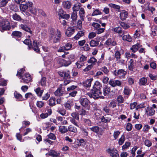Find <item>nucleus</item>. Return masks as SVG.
Segmentation results:
<instances>
[{"label": "nucleus", "mask_w": 157, "mask_h": 157, "mask_svg": "<svg viewBox=\"0 0 157 157\" xmlns=\"http://www.w3.org/2000/svg\"><path fill=\"white\" fill-rule=\"evenodd\" d=\"M93 80L92 78L87 79L83 82V85L87 87H90Z\"/></svg>", "instance_id": "nucleus-22"}, {"label": "nucleus", "mask_w": 157, "mask_h": 157, "mask_svg": "<svg viewBox=\"0 0 157 157\" xmlns=\"http://www.w3.org/2000/svg\"><path fill=\"white\" fill-rule=\"evenodd\" d=\"M128 16V12L124 10H123L121 12L120 14V17L121 20L124 21L126 19Z\"/></svg>", "instance_id": "nucleus-15"}, {"label": "nucleus", "mask_w": 157, "mask_h": 157, "mask_svg": "<svg viewBox=\"0 0 157 157\" xmlns=\"http://www.w3.org/2000/svg\"><path fill=\"white\" fill-rule=\"evenodd\" d=\"M51 126V123L49 122H47L43 124V128L45 130Z\"/></svg>", "instance_id": "nucleus-53"}, {"label": "nucleus", "mask_w": 157, "mask_h": 157, "mask_svg": "<svg viewBox=\"0 0 157 157\" xmlns=\"http://www.w3.org/2000/svg\"><path fill=\"white\" fill-rule=\"evenodd\" d=\"M11 17L13 19L14 21H20L21 20V16L16 13L13 14Z\"/></svg>", "instance_id": "nucleus-28"}, {"label": "nucleus", "mask_w": 157, "mask_h": 157, "mask_svg": "<svg viewBox=\"0 0 157 157\" xmlns=\"http://www.w3.org/2000/svg\"><path fill=\"white\" fill-rule=\"evenodd\" d=\"M90 129L92 131L96 133H98L99 131V128L97 126L93 127Z\"/></svg>", "instance_id": "nucleus-63"}, {"label": "nucleus", "mask_w": 157, "mask_h": 157, "mask_svg": "<svg viewBox=\"0 0 157 157\" xmlns=\"http://www.w3.org/2000/svg\"><path fill=\"white\" fill-rule=\"evenodd\" d=\"M155 110L152 107H147L146 110V114L147 116H151L154 114Z\"/></svg>", "instance_id": "nucleus-16"}, {"label": "nucleus", "mask_w": 157, "mask_h": 157, "mask_svg": "<svg viewBox=\"0 0 157 157\" xmlns=\"http://www.w3.org/2000/svg\"><path fill=\"white\" fill-rule=\"evenodd\" d=\"M81 5L80 3H75L72 7L73 12H77L81 8Z\"/></svg>", "instance_id": "nucleus-19"}, {"label": "nucleus", "mask_w": 157, "mask_h": 157, "mask_svg": "<svg viewBox=\"0 0 157 157\" xmlns=\"http://www.w3.org/2000/svg\"><path fill=\"white\" fill-rule=\"evenodd\" d=\"M59 75L65 78H69L70 77V72L68 70H66L58 72Z\"/></svg>", "instance_id": "nucleus-9"}, {"label": "nucleus", "mask_w": 157, "mask_h": 157, "mask_svg": "<svg viewBox=\"0 0 157 157\" xmlns=\"http://www.w3.org/2000/svg\"><path fill=\"white\" fill-rule=\"evenodd\" d=\"M75 32V29L72 27H69L65 33L68 36H71Z\"/></svg>", "instance_id": "nucleus-20"}, {"label": "nucleus", "mask_w": 157, "mask_h": 157, "mask_svg": "<svg viewBox=\"0 0 157 157\" xmlns=\"http://www.w3.org/2000/svg\"><path fill=\"white\" fill-rule=\"evenodd\" d=\"M93 9H94V10L92 13L91 14L92 16H94L98 15H100L102 14L101 12V11L100 10H99V9H94V8Z\"/></svg>", "instance_id": "nucleus-32"}, {"label": "nucleus", "mask_w": 157, "mask_h": 157, "mask_svg": "<svg viewBox=\"0 0 157 157\" xmlns=\"http://www.w3.org/2000/svg\"><path fill=\"white\" fill-rule=\"evenodd\" d=\"M10 28V24L8 21L4 20L0 21V30L1 32L9 30Z\"/></svg>", "instance_id": "nucleus-3"}, {"label": "nucleus", "mask_w": 157, "mask_h": 157, "mask_svg": "<svg viewBox=\"0 0 157 157\" xmlns=\"http://www.w3.org/2000/svg\"><path fill=\"white\" fill-rule=\"evenodd\" d=\"M147 80L146 78L143 77L140 79L139 82L140 85H144L147 82Z\"/></svg>", "instance_id": "nucleus-44"}, {"label": "nucleus", "mask_w": 157, "mask_h": 157, "mask_svg": "<svg viewBox=\"0 0 157 157\" xmlns=\"http://www.w3.org/2000/svg\"><path fill=\"white\" fill-rule=\"evenodd\" d=\"M71 116L73 117L72 119H75L78 120H79V117L78 113L75 112L71 114Z\"/></svg>", "instance_id": "nucleus-62"}, {"label": "nucleus", "mask_w": 157, "mask_h": 157, "mask_svg": "<svg viewBox=\"0 0 157 157\" xmlns=\"http://www.w3.org/2000/svg\"><path fill=\"white\" fill-rule=\"evenodd\" d=\"M75 64L76 66L77 67L78 69H79L84 65V63L81 62L79 60H78L75 63Z\"/></svg>", "instance_id": "nucleus-57"}, {"label": "nucleus", "mask_w": 157, "mask_h": 157, "mask_svg": "<svg viewBox=\"0 0 157 157\" xmlns=\"http://www.w3.org/2000/svg\"><path fill=\"white\" fill-rule=\"evenodd\" d=\"M49 33L50 34V36H49V40H51L52 39V37L55 34L54 29L53 28L50 29Z\"/></svg>", "instance_id": "nucleus-47"}, {"label": "nucleus", "mask_w": 157, "mask_h": 157, "mask_svg": "<svg viewBox=\"0 0 157 157\" xmlns=\"http://www.w3.org/2000/svg\"><path fill=\"white\" fill-rule=\"evenodd\" d=\"M105 44L108 46L111 47L115 46L117 43L113 38H109L105 41Z\"/></svg>", "instance_id": "nucleus-11"}, {"label": "nucleus", "mask_w": 157, "mask_h": 157, "mask_svg": "<svg viewBox=\"0 0 157 157\" xmlns=\"http://www.w3.org/2000/svg\"><path fill=\"white\" fill-rule=\"evenodd\" d=\"M59 131L62 134H64L68 130L67 128L64 126H60L59 127Z\"/></svg>", "instance_id": "nucleus-36"}, {"label": "nucleus", "mask_w": 157, "mask_h": 157, "mask_svg": "<svg viewBox=\"0 0 157 157\" xmlns=\"http://www.w3.org/2000/svg\"><path fill=\"white\" fill-rule=\"evenodd\" d=\"M25 71V70L23 68H21L17 71V76H18L19 75L20 78H21V77H22L23 74L24 72Z\"/></svg>", "instance_id": "nucleus-55"}, {"label": "nucleus", "mask_w": 157, "mask_h": 157, "mask_svg": "<svg viewBox=\"0 0 157 157\" xmlns=\"http://www.w3.org/2000/svg\"><path fill=\"white\" fill-rule=\"evenodd\" d=\"M117 102L119 103H122L124 101V99L121 95L118 96L117 98Z\"/></svg>", "instance_id": "nucleus-56"}, {"label": "nucleus", "mask_w": 157, "mask_h": 157, "mask_svg": "<svg viewBox=\"0 0 157 157\" xmlns=\"http://www.w3.org/2000/svg\"><path fill=\"white\" fill-rule=\"evenodd\" d=\"M123 33L122 35L120 34L119 36L122 37V39L123 40L126 41L128 42H131L132 40V37L129 34L124 35Z\"/></svg>", "instance_id": "nucleus-14"}, {"label": "nucleus", "mask_w": 157, "mask_h": 157, "mask_svg": "<svg viewBox=\"0 0 157 157\" xmlns=\"http://www.w3.org/2000/svg\"><path fill=\"white\" fill-rule=\"evenodd\" d=\"M125 140V137L124 135H122L118 141V144L120 145H122L124 143Z\"/></svg>", "instance_id": "nucleus-61"}, {"label": "nucleus", "mask_w": 157, "mask_h": 157, "mask_svg": "<svg viewBox=\"0 0 157 157\" xmlns=\"http://www.w3.org/2000/svg\"><path fill=\"white\" fill-rule=\"evenodd\" d=\"M107 151L110 154L112 157H117L118 156L117 151L114 148H109L107 149Z\"/></svg>", "instance_id": "nucleus-12"}, {"label": "nucleus", "mask_w": 157, "mask_h": 157, "mask_svg": "<svg viewBox=\"0 0 157 157\" xmlns=\"http://www.w3.org/2000/svg\"><path fill=\"white\" fill-rule=\"evenodd\" d=\"M77 13L76 12H73L71 15V18L73 21H75L77 18Z\"/></svg>", "instance_id": "nucleus-54"}, {"label": "nucleus", "mask_w": 157, "mask_h": 157, "mask_svg": "<svg viewBox=\"0 0 157 157\" xmlns=\"http://www.w3.org/2000/svg\"><path fill=\"white\" fill-rule=\"evenodd\" d=\"M110 91V88L107 86H105L103 90V93L105 96H107Z\"/></svg>", "instance_id": "nucleus-23"}, {"label": "nucleus", "mask_w": 157, "mask_h": 157, "mask_svg": "<svg viewBox=\"0 0 157 157\" xmlns=\"http://www.w3.org/2000/svg\"><path fill=\"white\" fill-rule=\"evenodd\" d=\"M14 96L18 100L20 101H22L23 99L22 96L20 94H18L16 92L14 93Z\"/></svg>", "instance_id": "nucleus-50"}, {"label": "nucleus", "mask_w": 157, "mask_h": 157, "mask_svg": "<svg viewBox=\"0 0 157 157\" xmlns=\"http://www.w3.org/2000/svg\"><path fill=\"white\" fill-rule=\"evenodd\" d=\"M20 26L23 30L31 34H32V32L30 28L28 27L27 25L21 24L20 25Z\"/></svg>", "instance_id": "nucleus-24"}, {"label": "nucleus", "mask_w": 157, "mask_h": 157, "mask_svg": "<svg viewBox=\"0 0 157 157\" xmlns=\"http://www.w3.org/2000/svg\"><path fill=\"white\" fill-rule=\"evenodd\" d=\"M46 155H48L51 156L56 157L59 155V154L57 153L56 151L53 150H51L49 152L46 154Z\"/></svg>", "instance_id": "nucleus-27"}, {"label": "nucleus", "mask_w": 157, "mask_h": 157, "mask_svg": "<svg viewBox=\"0 0 157 157\" xmlns=\"http://www.w3.org/2000/svg\"><path fill=\"white\" fill-rule=\"evenodd\" d=\"M39 84L43 87L46 86V78L45 77H42L40 81L39 82Z\"/></svg>", "instance_id": "nucleus-33"}, {"label": "nucleus", "mask_w": 157, "mask_h": 157, "mask_svg": "<svg viewBox=\"0 0 157 157\" xmlns=\"http://www.w3.org/2000/svg\"><path fill=\"white\" fill-rule=\"evenodd\" d=\"M73 105V103L71 101H68L64 104L65 108L67 109H70Z\"/></svg>", "instance_id": "nucleus-40"}, {"label": "nucleus", "mask_w": 157, "mask_h": 157, "mask_svg": "<svg viewBox=\"0 0 157 157\" xmlns=\"http://www.w3.org/2000/svg\"><path fill=\"white\" fill-rule=\"evenodd\" d=\"M108 6L112 8L117 9L118 10H120V7L119 6L113 4V3H109L108 4Z\"/></svg>", "instance_id": "nucleus-49"}, {"label": "nucleus", "mask_w": 157, "mask_h": 157, "mask_svg": "<svg viewBox=\"0 0 157 157\" xmlns=\"http://www.w3.org/2000/svg\"><path fill=\"white\" fill-rule=\"evenodd\" d=\"M80 104L84 107H87L90 104V101L86 98H82L80 101Z\"/></svg>", "instance_id": "nucleus-13"}, {"label": "nucleus", "mask_w": 157, "mask_h": 157, "mask_svg": "<svg viewBox=\"0 0 157 157\" xmlns=\"http://www.w3.org/2000/svg\"><path fill=\"white\" fill-rule=\"evenodd\" d=\"M56 99L54 97H51L48 100V105L51 106H53L56 105Z\"/></svg>", "instance_id": "nucleus-25"}, {"label": "nucleus", "mask_w": 157, "mask_h": 157, "mask_svg": "<svg viewBox=\"0 0 157 157\" xmlns=\"http://www.w3.org/2000/svg\"><path fill=\"white\" fill-rule=\"evenodd\" d=\"M101 70L105 74L108 75L109 73V71L108 69L105 66L102 67L101 69Z\"/></svg>", "instance_id": "nucleus-64"}, {"label": "nucleus", "mask_w": 157, "mask_h": 157, "mask_svg": "<svg viewBox=\"0 0 157 157\" xmlns=\"http://www.w3.org/2000/svg\"><path fill=\"white\" fill-rule=\"evenodd\" d=\"M63 94V91L61 90L60 88H58L54 92V94L56 96H61Z\"/></svg>", "instance_id": "nucleus-43"}, {"label": "nucleus", "mask_w": 157, "mask_h": 157, "mask_svg": "<svg viewBox=\"0 0 157 157\" xmlns=\"http://www.w3.org/2000/svg\"><path fill=\"white\" fill-rule=\"evenodd\" d=\"M21 82L24 83H28L32 80L31 75L29 73H26L24 74L21 77Z\"/></svg>", "instance_id": "nucleus-7"}, {"label": "nucleus", "mask_w": 157, "mask_h": 157, "mask_svg": "<svg viewBox=\"0 0 157 157\" xmlns=\"http://www.w3.org/2000/svg\"><path fill=\"white\" fill-rule=\"evenodd\" d=\"M62 5L64 9H68L71 8V4L69 1H63L62 2Z\"/></svg>", "instance_id": "nucleus-17"}, {"label": "nucleus", "mask_w": 157, "mask_h": 157, "mask_svg": "<svg viewBox=\"0 0 157 157\" xmlns=\"http://www.w3.org/2000/svg\"><path fill=\"white\" fill-rule=\"evenodd\" d=\"M99 44V42L94 40H91L90 43V45L91 47H94L97 46Z\"/></svg>", "instance_id": "nucleus-59"}, {"label": "nucleus", "mask_w": 157, "mask_h": 157, "mask_svg": "<svg viewBox=\"0 0 157 157\" xmlns=\"http://www.w3.org/2000/svg\"><path fill=\"white\" fill-rule=\"evenodd\" d=\"M61 33L60 31L58 29H57L55 32V34L52 37L53 42L54 43L58 42L61 38Z\"/></svg>", "instance_id": "nucleus-5"}, {"label": "nucleus", "mask_w": 157, "mask_h": 157, "mask_svg": "<svg viewBox=\"0 0 157 157\" xmlns=\"http://www.w3.org/2000/svg\"><path fill=\"white\" fill-rule=\"evenodd\" d=\"M87 59V57L83 55H82L80 57L79 59V60L82 62V63H84L86 61Z\"/></svg>", "instance_id": "nucleus-60"}, {"label": "nucleus", "mask_w": 157, "mask_h": 157, "mask_svg": "<svg viewBox=\"0 0 157 157\" xmlns=\"http://www.w3.org/2000/svg\"><path fill=\"white\" fill-rule=\"evenodd\" d=\"M68 129L69 131L75 133L77 131V128L72 125L69 126L68 127Z\"/></svg>", "instance_id": "nucleus-45"}, {"label": "nucleus", "mask_w": 157, "mask_h": 157, "mask_svg": "<svg viewBox=\"0 0 157 157\" xmlns=\"http://www.w3.org/2000/svg\"><path fill=\"white\" fill-rule=\"evenodd\" d=\"M132 91V90L128 86H125L124 90L123 93L125 95H129Z\"/></svg>", "instance_id": "nucleus-31"}, {"label": "nucleus", "mask_w": 157, "mask_h": 157, "mask_svg": "<svg viewBox=\"0 0 157 157\" xmlns=\"http://www.w3.org/2000/svg\"><path fill=\"white\" fill-rule=\"evenodd\" d=\"M35 90L37 95L40 97L41 96L44 91L43 90H41L40 88L39 87L36 88Z\"/></svg>", "instance_id": "nucleus-38"}, {"label": "nucleus", "mask_w": 157, "mask_h": 157, "mask_svg": "<svg viewBox=\"0 0 157 157\" xmlns=\"http://www.w3.org/2000/svg\"><path fill=\"white\" fill-rule=\"evenodd\" d=\"M151 35L155 36L157 34V27L155 25H153L151 28Z\"/></svg>", "instance_id": "nucleus-35"}, {"label": "nucleus", "mask_w": 157, "mask_h": 157, "mask_svg": "<svg viewBox=\"0 0 157 157\" xmlns=\"http://www.w3.org/2000/svg\"><path fill=\"white\" fill-rule=\"evenodd\" d=\"M120 25L124 29H126L129 28L130 26L126 23L121 22L120 23Z\"/></svg>", "instance_id": "nucleus-58"}, {"label": "nucleus", "mask_w": 157, "mask_h": 157, "mask_svg": "<svg viewBox=\"0 0 157 157\" xmlns=\"http://www.w3.org/2000/svg\"><path fill=\"white\" fill-rule=\"evenodd\" d=\"M89 97L93 98L94 99L98 98H104V97L102 95V93L100 90H92L90 93L89 94Z\"/></svg>", "instance_id": "nucleus-2"}, {"label": "nucleus", "mask_w": 157, "mask_h": 157, "mask_svg": "<svg viewBox=\"0 0 157 157\" xmlns=\"http://www.w3.org/2000/svg\"><path fill=\"white\" fill-rule=\"evenodd\" d=\"M76 143L78 146H83L85 144V141L83 139H77Z\"/></svg>", "instance_id": "nucleus-39"}, {"label": "nucleus", "mask_w": 157, "mask_h": 157, "mask_svg": "<svg viewBox=\"0 0 157 157\" xmlns=\"http://www.w3.org/2000/svg\"><path fill=\"white\" fill-rule=\"evenodd\" d=\"M122 83L119 80H113L111 79L109 81V84L113 87H115L117 86H120Z\"/></svg>", "instance_id": "nucleus-8"}, {"label": "nucleus", "mask_w": 157, "mask_h": 157, "mask_svg": "<svg viewBox=\"0 0 157 157\" xmlns=\"http://www.w3.org/2000/svg\"><path fill=\"white\" fill-rule=\"evenodd\" d=\"M112 30L120 34L123 33V34H124V32L122 31V28L120 27L119 26L114 28L112 29Z\"/></svg>", "instance_id": "nucleus-29"}, {"label": "nucleus", "mask_w": 157, "mask_h": 157, "mask_svg": "<svg viewBox=\"0 0 157 157\" xmlns=\"http://www.w3.org/2000/svg\"><path fill=\"white\" fill-rule=\"evenodd\" d=\"M126 74V71L123 69L119 70L117 71L115 70L114 72L115 75L121 78H123Z\"/></svg>", "instance_id": "nucleus-6"}, {"label": "nucleus", "mask_w": 157, "mask_h": 157, "mask_svg": "<svg viewBox=\"0 0 157 157\" xmlns=\"http://www.w3.org/2000/svg\"><path fill=\"white\" fill-rule=\"evenodd\" d=\"M101 87V84L98 81H96L94 83L93 86V89L92 90H100Z\"/></svg>", "instance_id": "nucleus-18"}, {"label": "nucleus", "mask_w": 157, "mask_h": 157, "mask_svg": "<svg viewBox=\"0 0 157 157\" xmlns=\"http://www.w3.org/2000/svg\"><path fill=\"white\" fill-rule=\"evenodd\" d=\"M25 44L28 45V47L30 49L32 46L33 49L36 52L39 53L40 52L39 48L38 47L41 45V43L36 40H33V45H32L31 41L29 39H26L24 41Z\"/></svg>", "instance_id": "nucleus-1"}, {"label": "nucleus", "mask_w": 157, "mask_h": 157, "mask_svg": "<svg viewBox=\"0 0 157 157\" xmlns=\"http://www.w3.org/2000/svg\"><path fill=\"white\" fill-rule=\"evenodd\" d=\"M12 34L15 36L20 37L22 36V33L21 32L18 31H14L13 32Z\"/></svg>", "instance_id": "nucleus-52"}, {"label": "nucleus", "mask_w": 157, "mask_h": 157, "mask_svg": "<svg viewBox=\"0 0 157 157\" xmlns=\"http://www.w3.org/2000/svg\"><path fill=\"white\" fill-rule=\"evenodd\" d=\"M117 106V102L115 101L112 100L109 105V107L113 108L116 107Z\"/></svg>", "instance_id": "nucleus-48"}, {"label": "nucleus", "mask_w": 157, "mask_h": 157, "mask_svg": "<svg viewBox=\"0 0 157 157\" xmlns=\"http://www.w3.org/2000/svg\"><path fill=\"white\" fill-rule=\"evenodd\" d=\"M79 13L80 18L83 20L84 17H85V11L83 8L81 7L79 10Z\"/></svg>", "instance_id": "nucleus-30"}, {"label": "nucleus", "mask_w": 157, "mask_h": 157, "mask_svg": "<svg viewBox=\"0 0 157 157\" xmlns=\"http://www.w3.org/2000/svg\"><path fill=\"white\" fill-rule=\"evenodd\" d=\"M84 35V33L83 32L81 31L78 32L77 34L74 37V39L75 40H78L81 37Z\"/></svg>", "instance_id": "nucleus-37"}, {"label": "nucleus", "mask_w": 157, "mask_h": 157, "mask_svg": "<svg viewBox=\"0 0 157 157\" xmlns=\"http://www.w3.org/2000/svg\"><path fill=\"white\" fill-rule=\"evenodd\" d=\"M55 60L59 64V67L63 66V59L61 58L57 57L56 58Z\"/></svg>", "instance_id": "nucleus-42"}, {"label": "nucleus", "mask_w": 157, "mask_h": 157, "mask_svg": "<svg viewBox=\"0 0 157 157\" xmlns=\"http://www.w3.org/2000/svg\"><path fill=\"white\" fill-rule=\"evenodd\" d=\"M65 117L60 116H59L56 117V119L59 121H60V124H67V122L66 120H63V119Z\"/></svg>", "instance_id": "nucleus-26"}, {"label": "nucleus", "mask_w": 157, "mask_h": 157, "mask_svg": "<svg viewBox=\"0 0 157 157\" xmlns=\"http://www.w3.org/2000/svg\"><path fill=\"white\" fill-rule=\"evenodd\" d=\"M92 26L94 27V29L96 30V33L98 34L103 33L105 29V28H101L100 25L96 22H93Z\"/></svg>", "instance_id": "nucleus-4"}, {"label": "nucleus", "mask_w": 157, "mask_h": 157, "mask_svg": "<svg viewBox=\"0 0 157 157\" xmlns=\"http://www.w3.org/2000/svg\"><path fill=\"white\" fill-rule=\"evenodd\" d=\"M141 46L139 43H137L136 44L132 46L130 48V50L133 53H135L137 51L139 48H140Z\"/></svg>", "instance_id": "nucleus-21"}, {"label": "nucleus", "mask_w": 157, "mask_h": 157, "mask_svg": "<svg viewBox=\"0 0 157 157\" xmlns=\"http://www.w3.org/2000/svg\"><path fill=\"white\" fill-rule=\"evenodd\" d=\"M111 119L110 117L103 116L101 118V121L102 122L107 123L109 122Z\"/></svg>", "instance_id": "nucleus-41"}, {"label": "nucleus", "mask_w": 157, "mask_h": 157, "mask_svg": "<svg viewBox=\"0 0 157 157\" xmlns=\"http://www.w3.org/2000/svg\"><path fill=\"white\" fill-rule=\"evenodd\" d=\"M57 112L63 116H65L66 113V111L63 109H58L57 111Z\"/></svg>", "instance_id": "nucleus-46"}, {"label": "nucleus", "mask_w": 157, "mask_h": 157, "mask_svg": "<svg viewBox=\"0 0 157 157\" xmlns=\"http://www.w3.org/2000/svg\"><path fill=\"white\" fill-rule=\"evenodd\" d=\"M97 61V59L94 57L91 58L88 61V63H91V65H94L95 63Z\"/></svg>", "instance_id": "nucleus-51"}, {"label": "nucleus", "mask_w": 157, "mask_h": 157, "mask_svg": "<svg viewBox=\"0 0 157 157\" xmlns=\"http://www.w3.org/2000/svg\"><path fill=\"white\" fill-rule=\"evenodd\" d=\"M134 60L133 59H131L129 61V64L128 66V69L131 71H133L134 68Z\"/></svg>", "instance_id": "nucleus-34"}, {"label": "nucleus", "mask_w": 157, "mask_h": 157, "mask_svg": "<svg viewBox=\"0 0 157 157\" xmlns=\"http://www.w3.org/2000/svg\"><path fill=\"white\" fill-rule=\"evenodd\" d=\"M32 6L33 3L32 2H26L25 4L20 5V7L22 11H24L28 9V7H31Z\"/></svg>", "instance_id": "nucleus-10"}]
</instances>
